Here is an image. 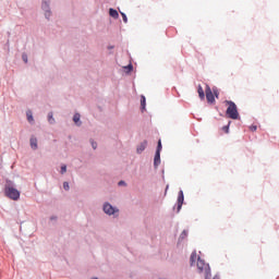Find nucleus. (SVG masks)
I'll use <instances>...</instances> for the list:
<instances>
[{
  "instance_id": "nucleus-1",
  "label": "nucleus",
  "mask_w": 279,
  "mask_h": 279,
  "mask_svg": "<svg viewBox=\"0 0 279 279\" xmlns=\"http://www.w3.org/2000/svg\"><path fill=\"white\" fill-rule=\"evenodd\" d=\"M226 105L229 106L227 108V116L229 119H239V110L236 109V104H234L232 100H226Z\"/></svg>"
},
{
  "instance_id": "nucleus-2",
  "label": "nucleus",
  "mask_w": 279,
  "mask_h": 279,
  "mask_svg": "<svg viewBox=\"0 0 279 279\" xmlns=\"http://www.w3.org/2000/svg\"><path fill=\"white\" fill-rule=\"evenodd\" d=\"M7 197L16 202L21 197V192L13 186H7L4 190Z\"/></svg>"
},
{
  "instance_id": "nucleus-3",
  "label": "nucleus",
  "mask_w": 279,
  "mask_h": 279,
  "mask_svg": "<svg viewBox=\"0 0 279 279\" xmlns=\"http://www.w3.org/2000/svg\"><path fill=\"white\" fill-rule=\"evenodd\" d=\"M197 269L205 274V278L209 279L210 278V266H208V264H205L204 260H202V258L198 257L197 259Z\"/></svg>"
},
{
  "instance_id": "nucleus-4",
  "label": "nucleus",
  "mask_w": 279,
  "mask_h": 279,
  "mask_svg": "<svg viewBox=\"0 0 279 279\" xmlns=\"http://www.w3.org/2000/svg\"><path fill=\"white\" fill-rule=\"evenodd\" d=\"M205 94L208 104H215V95H213V89H210L209 85H206Z\"/></svg>"
},
{
  "instance_id": "nucleus-5",
  "label": "nucleus",
  "mask_w": 279,
  "mask_h": 279,
  "mask_svg": "<svg viewBox=\"0 0 279 279\" xmlns=\"http://www.w3.org/2000/svg\"><path fill=\"white\" fill-rule=\"evenodd\" d=\"M104 213H106V215H114V213H119V209L112 207V205L106 203L104 205Z\"/></svg>"
},
{
  "instance_id": "nucleus-6",
  "label": "nucleus",
  "mask_w": 279,
  "mask_h": 279,
  "mask_svg": "<svg viewBox=\"0 0 279 279\" xmlns=\"http://www.w3.org/2000/svg\"><path fill=\"white\" fill-rule=\"evenodd\" d=\"M182 204H184V192L180 191L178 196L177 213H180V210H182Z\"/></svg>"
},
{
  "instance_id": "nucleus-7",
  "label": "nucleus",
  "mask_w": 279,
  "mask_h": 279,
  "mask_svg": "<svg viewBox=\"0 0 279 279\" xmlns=\"http://www.w3.org/2000/svg\"><path fill=\"white\" fill-rule=\"evenodd\" d=\"M43 10H46V19H49V16H51V11H49V0H43Z\"/></svg>"
},
{
  "instance_id": "nucleus-8",
  "label": "nucleus",
  "mask_w": 279,
  "mask_h": 279,
  "mask_svg": "<svg viewBox=\"0 0 279 279\" xmlns=\"http://www.w3.org/2000/svg\"><path fill=\"white\" fill-rule=\"evenodd\" d=\"M145 149H147V140H145L137 146V154H143Z\"/></svg>"
},
{
  "instance_id": "nucleus-9",
  "label": "nucleus",
  "mask_w": 279,
  "mask_h": 279,
  "mask_svg": "<svg viewBox=\"0 0 279 279\" xmlns=\"http://www.w3.org/2000/svg\"><path fill=\"white\" fill-rule=\"evenodd\" d=\"M197 93H198L199 99H205L206 98V94L204 93V88L202 87V85H198Z\"/></svg>"
},
{
  "instance_id": "nucleus-10",
  "label": "nucleus",
  "mask_w": 279,
  "mask_h": 279,
  "mask_svg": "<svg viewBox=\"0 0 279 279\" xmlns=\"http://www.w3.org/2000/svg\"><path fill=\"white\" fill-rule=\"evenodd\" d=\"M31 147L32 149H38V140L36 137L31 138Z\"/></svg>"
},
{
  "instance_id": "nucleus-11",
  "label": "nucleus",
  "mask_w": 279,
  "mask_h": 279,
  "mask_svg": "<svg viewBox=\"0 0 279 279\" xmlns=\"http://www.w3.org/2000/svg\"><path fill=\"white\" fill-rule=\"evenodd\" d=\"M160 165V153L156 151L155 159H154V166L158 167Z\"/></svg>"
},
{
  "instance_id": "nucleus-12",
  "label": "nucleus",
  "mask_w": 279,
  "mask_h": 279,
  "mask_svg": "<svg viewBox=\"0 0 279 279\" xmlns=\"http://www.w3.org/2000/svg\"><path fill=\"white\" fill-rule=\"evenodd\" d=\"M109 15L112 17V19H119V12L114 9H109Z\"/></svg>"
},
{
  "instance_id": "nucleus-13",
  "label": "nucleus",
  "mask_w": 279,
  "mask_h": 279,
  "mask_svg": "<svg viewBox=\"0 0 279 279\" xmlns=\"http://www.w3.org/2000/svg\"><path fill=\"white\" fill-rule=\"evenodd\" d=\"M190 260H191V265H193V264L195 263V260H197V252L194 251V252L191 254Z\"/></svg>"
},
{
  "instance_id": "nucleus-14",
  "label": "nucleus",
  "mask_w": 279,
  "mask_h": 279,
  "mask_svg": "<svg viewBox=\"0 0 279 279\" xmlns=\"http://www.w3.org/2000/svg\"><path fill=\"white\" fill-rule=\"evenodd\" d=\"M73 121L76 123V125H82V122H80V113L74 114Z\"/></svg>"
},
{
  "instance_id": "nucleus-15",
  "label": "nucleus",
  "mask_w": 279,
  "mask_h": 279,
  "mask_svg": "<svg viewBox=\"0 0 279 279\" xmlns=\"http://www.w3.org/2000/svg\"><path fill=\"white\" fill-rule=\"evenodd\" d=\"M26 117L29 123H34V116H32V111H27Z\"/></svg>"
},
{
  "instance_id": "nucleus-16",
  "label": "nucleus",
  "mask_w": 279,
  "mask_h": 279,
  "mask_svg": "<svg viewBox=\"0 0 279 279\" xmlns=\"http://www.w3.org/2000/svg\"><path fill=\"white\" fill-rule=\"evenodd\" d=\"M48 121L51 124L56 123V119H53V112L48 113Z\"/></svg>"
},
{
  "instance_id": "nucleus-17",
  "label": "nucleus",
  "mask_w": 279,
  "mask_h": 279,
  "mask_svg": "<svg viewBox=\"0 0 279 279\" xmlns=\"http://www.w3.org/2000/svg\"><path fill=\"white\" fill-rule=\"evenodd\" d=\"M222 131H223L225 134L230 133V122L227 125L222 126Z\"/></svg>"
},
{
  "instance_id": "nucleus-18",
  "label": "nucleus",
  "mask_w": 279,
  "mask_h": 279,
  "mask_svg": "<svg viewBox=\"0 0 279 279\" xmlns=\"http://www.w3.org/2000/svg\"><path fill=\"white\" fill-rule=\"evenodd\" d=\"M145 105H146L145 96H142V97H141V106H142V109H143V110H145Z\"/></svg>"
},
{
  "instance_id": "nucleus-19",
  "label": "nucleus",
  "mask_w": 279,
  "mask_h": 279,
  "mask_svg": "<svg viewBox=\"0 0 279 279\" xmlns=\"http://www.w3.org/2000/svg\"><path fill=\"white\" fill-rule=\"evenodd\" d=\"M156 151L159 153V154H160V151H162V142L160 140L158 141V145H157V150Z\"/></svg>"
},
{
  "instance_id": "nucleus-20",
  "label": "nucleus",
  "mask_w": 279,
  "mask_h": 279,
  "mask_svg": "<svg viewBox=\"0 0 279 279\" xmlns=\"http://www.w3.org/2000/svg\"><path fill=\"white\" fill-rule=\"evenodd\" d=\"M121 16L123 19V22L128 23V15H125V13L121 12Z\"/></svg>"
},
{
  "instance_id": "nucleus-21",
  "label": "nucleus",
  "mask_w": 279,
  "mask_h": 279,
  "mask_svg": "<svg viewBox=\"0 0 279 279\" xmlns=\"http://www.w3.org/2000/svg\"><path fill=\"white\" fill-rule=\"evenodd\" d=\"M65 172H66V165H63L61 167V174L64 175Z\"/></svg>"
},
{
  "instance_id": "nucleus-22",
  "label": "nucleus",
  "mask_w": 279,
  "mask_h": 279,
  "mask_svg": "<svg viewBox=\"0 0 279 279\" xmlns=\"http://www.w3.org/2000/svg\"><path fill=\"white\" fill-rule=\"evenodd\" d=\"M250 130H251V132H256V130H258V126H256V125H251V126H250Z\"/></svg>"
},
{
  "instance_id": "nucleus-23",
  "label": "nucleus",
  "mask_w": 279,
  "mask_h": 279,
  "mask_svg": "<svg viewBox=\"0 0 279 279\" xmlns=\"http://www.w3.org/2000/svg\"><path fill=\"white\" fill-rule=\"evenodd\" d=\"M63 189H64V191H69V189H70L69 182L63 183Z\"/></svg>"
},
{
  "instance_id": "nucleus-24",
  "label": "nucleus",
  "mask_w": 279,
  "mask_h": 279,
  "mask_svg": "<svg viewBox=\"0 0 279 279\" xmlns=\"http://www.w3.org/2000/svg\"><path fill=\"white\" fill-rule=\"evenodd\" d=\"M187 232H186V230H184L182 233H181V239H186V236H187Z\"/></svg>"
},
{
  "instance_id": "nucleus-25",
  "label": "nucleus",
  "mask_w": 279,
  "mask_h": 279,
  "mask_svg": "<svg viewBox=\"0 0 279 279\" xmlns=\"http://www.w3.org/2000/svg\"><path fill=\"white\" fill-rule=\"evenodd\" d=\"M22 59H23V61H24L25 63H27V54H23V56H22Z\"/></svg>"
},
{
  "instance_id": "nucleus-26",
  "label": "nucleus",
  "mask_w": 279,
  "mask_h": 279,
  "mask_svg": "<svg viewBox=\"0 0 279 279\" xmlns=\"http://www.w3.org/2000/svg\"><path fill=\"white\" fill-rule=\"evenodd\" d=\"M92 147L93 149H97V144L94 141H92Z\"/></svg>"
},
{
  "instance_id": "nucleus-27",
  "label": "nucleus",
  "mask_w": 279,
  "mask_h": 279,
  "mask_svg": "<svg viewBox=\"0 0 279 279\" xmlns=\"http://www.w3.org/2000/svg\"><path fill=\"white\" fill-rule=\"evenodd\" d=\"M123 185H125V181H120L119 186H123Z\"/></svg>"
},
{
  "instance_id": "nucleus-28",
  "label": "nucleus",
  "mask_w": 279,
  "mask_h": 279,
  "mask_svg": "<svg viewBox=\"0 0 279 279\" xmlns=\"http://www.w3.org/2000/svg\"><path fill=\"white\" fill-rule=\"evenodd\" d=\"M213 279H219V276H215Z\"/></svg>"
},
{
  "instance_id": "nucleus-29",
  "label": "nucleus",
  "mask_w": 279,
  "mask_h": 279,
  "mask_svg": "<svg viewBox=\"0 0 279 279\" xmlns=\"http://www.w3.org/2000/svg\"><path fill=\"white\" fill-rule=\"evenodd\" d=\"M130 71H132V65H129Z\"/></svg>"
},
{
  "instance_id": "nucleus-30",
  "label": "nucleus",
  "mask_w": 279,
  "mask_h": 279,
  "mask_svg": "<svg viewBox=\"0 0 279 279\" xmlns=\"http://www.w3.org/2000/svg\"><path fill=\"white\" fill-rule=\"evenodd\" d=\"M168 190H169V186L166 187V191H168Z\"/></svg>"
},
{
  "instance_id": "nucleus-31",
  "label": "nucleus",
  "mask_w": 279,
  "mask_h": 279,
  "mask_svg": "<svg viewBox=\"0 0 279 279\" xmlns=\"http://www.w3.org/2000/svg\"><path fill=\"white\" fill-rule=\"evenodd\" d=\"M215 95H216V97H217V92H215Z\"/></svg>"
},
{
  "instance_id": "nucleus-32",
  "label": "nucleus",
  "mask_w": 279,
  "mask_h": 279,
  "mask_svg": "<svg viewBox=\"0 0 279 279\" xmlns=\"http://www.w3.org/2000/svg\"><path fill=\"white\" fill-rule=\"evenodd\" d=\"M215 95H216V97H217V92H215Z\"/></svg>"
}]
</instances>
